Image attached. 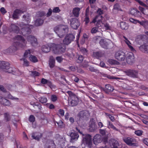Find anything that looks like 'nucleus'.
<instances>
[{
  "label": "nucleus",
  "mask_w": 148,
  "mask_h": 148,
  "mask_svg": "<svg viewBox=\"0 0 148 148\" xmlns=\"http://www.w3.org/2000/svg\"><path fill=\"white\" fill-rule=\"evenodd\" d=\"M35 117L33 115H31L29 119V121L33 123L35 121Z\"/></svg>",
  "instance_id": "obj_62"
},
{
  "label": "nucleus",
  "mask_w": 148,
  "mask_h": 148,
  "mask_svg": "<svg viewBox=\"0 0 148 148\" xmlns=\"http://www.w3.org/2000/svg\"><path fill=\"white\" fill-rule=\"evenodd\" d=\"M9 65V63L8 62L0 61V69L6 73H12L13 74L16 75L18 71L17 70L10 67Z\"/></svg>",
  "instance_id": "obj_2"
},
{
  "label": "nucleus",
  "mask_w": 148,
  "mask_h": 148,
  "mask_svg": "<svg viewBox=\"0 0 148 148\" xmlns=\"http://www.w3.org/2000/svg\"><path fill=\"white\" fill-rule=\"evenodd\" d=\"M103 55V53L100 51L93 52L92 54L93 57L98 59L102 57Z\"/></svg>",
  "instance_id": "obj_28"
},
{
  "label": "nucleus",
  "mask_w": 148,
  "mask_h": 148,
  "mask_svg": "<svg viewBox=\"0 0 148 148\" xmlns=\"http://www.w3.org/2000/svg\"><path fill=\"white\" fill-rule=\"evenodd\" d=\"M5 97L12 100H18V99L16 97L12 96L9 92H7L5 95Z\"/></svg>",
  "instance_id": "obj_39"
},
{
  "label": "nucleus",
  "mask_w": 148,
  "mask_h": 148,
  "mask_svg": "<svg viewBox=\"0 0 148 148\" xmlns=\"http://www.w3.org/2000/svg\"><path fill=\"white\" fill-rule=\"evenodd\" d=\"M25 12V11H23L18 9L15 10L14 11L12 15L13 18L14 19H18L21 14Z\"/></svg>",
  "instance_id": "obj_15"
},
{
  "label": "nucleus",
  "mask_w": 148,
  "mask_h": 148,
  "mask_svg": "<svg viewBox=\"0 0 148 148\" xmlns=\"http://www.w3.org/2000/svg\"><path fill=\"white\" fill-rule=\"evenodd\" d=\"M80 9H81L78 7H75L73 9V13L74 16L76 17L79 16Z\"/></svg>",
  "instance_id": "obj_31"
},
{
  "label": "nucleus",
  "mask_w": 148,
  "mask_h": 148,
  "mask_svg": "<svg viewBox=\"0 0 148 148\" xmlns=\"http://www.w3.org/2000/svg\"><path fill=\"white\" fill-rule=\"evenodd\" d=\"M70 21L71 27L74 29H77L80 25V23L78 20L75 18H71Z\"/></svg>",
  "instance_id": "obj_9"
},
{
  "label": "nucleus",
  "mask_w": 148,
  "mask_h": 148,
  "mask_svg": "<svg viewBox=\"0 0 148 148\" xmlns=\"http://www.w3.org/2000/svg\"><path fill=\"white\" fill-rule=\"evenodd\" d=\"M70 105L72 106H75L77 105L78 102V99L76 96H74L71 98Z\"/></svg>",
  "instance_id": "obj_20"
},
{
  "label": "nucleus",
  "mask_w": 148,
  "mask_h": 148,
  "mask_svg": "<svg viewBox=\"0 0 148 148\" xmlns=\"http://www.w3.org/2000/svg\"><path fill=\"white\" fill-rule=\"evenodd\" d=\"M75 38V37L73 34H69L66 36L63 40V42L65 45H69L74 40Z\"/></svg>",
  "instance_id": "obj_12"
},
{
  "label": "nucleus",
  "mask_w": 148,
  "mask_h": 148,
  "mask_svg": "<svg viewBox=\"0 0 148 148\" xmlns=\"http://www.w3.org/2000/svg\"><path fill=\"white\" fill-rule=\"evenodd\" d=\"M125 73L128 76L133 78H137L138 77V72L136 71L129 70L125 71Z\"/></svg>",
  "instance_id": "obj_14"
},
{
  "label": "nucleus",
  "mask_w": 148,
  "mask_h": 148,
  "mask_svg": "<svg viewBox=\"0 0 148 148\" xmlns=\"http://www.w3.org/2000/svg\"><path fill=\"white\" fill-rule=\"evenodd\" d=\"M138 8L139 10L144 14L148 15V13L146 12V11H148V10H145L144 8L141 7L139 6Z\"/></svg>",
  "instance_id": "obj_50"
},
{
  "label": "nucleus",
  "mask_w": 148,
  "mask_h": 148,
  "mask_svg": "<svg viewBox=\"0 0 148 148\" xmlns=\"http://www.w3.org/2000/svg\"><path fill=\"white\" fill-rule=\"evenodd\" d=\"M99 43L101 46L104 48L108 49L109 48L108 42L105 40L101 39Z\"/></svg>",
  "instance_id": "obj_26"
},
{
  "label": "nucleus",
  "mask_w": 148,
  "mask_h": 148,
  "mask_svg": "<svg viewBox=\"0 0 148 148\" xmlns=\"http://www.w3.org/2000/svg\"><path fill=\"white\" fill-rule=\"evenodd\" d=\"M102 140L103 138L102 136L99 134H96L94 136L93 138V143L95 145L101 143Z\"/></svg>",
  "instance_id": "obj_16"
},
{
  "label": "nucleus",
  "mask_w": 148,
  "mask_h": 148,
  "mask_svg": "<svg viewBox=\"0 0 148 148\" xmlns=\"http://www.w3.org/2000/svg\"><path fill=\"white\" fill-rule=\"evenodd\" d=\"M89 112L87 110H85L81 111L80 113V116L81 117H88L89 116Z\"/></svg>",
  "instance_id": "obj_34"
},
{
  "label": "nucleus",
  "mask_w": 148,
  "mask_h": 148,
  "mask_svg": "<svg viewBox=\"0 0 148 148\" xmlns=\"http://www.w3.org/2000/svg\"><path fill=\"white\" fill-rule=\"evenodd\" d=\"M115 58L119 61H123L125 59V53L121 51H118L116 53Z\"/></svg>",
  "instance_id": "obj_10"
},
{
  "label": "nucleus",
  "mask_w": 148,
  "mask_h": 148,
  "mask_svg": "<svg viewBox=\"0 0 148 148\" xmlns=\"http://www.w3.org/2000/svg\"><path fill=\"white\" fill-rule=\"evenodd\" d=\"M130 13L132 15L137 17H140L141 13L135 8H132L130 10Z\"/></svg>",
  "instance_id": "obj_18"
},
{
  "label": "nucleus",
  "mask_w": 148,
  "mask_h": 148,
  "mask_svg": "<svg viewBox=\"0 0 148 148\" xmlns=\"http://www.w3.org/2000/svg\"><path fill=\"white\" fill-rule=\"evenodd\" d=\"M140 24L143 26L144 27L146 28L148 26V21L147 20H144L140 21Z\"/></svg>",
  "instance_id": "obj_44"
},
{
  "label": "nucleus",
  "mask_w": 148,
  "mask_h": 148,
  "mask_svg": "<svg viewBox=\"0 0 148 148\" xmlns=\"http://www.w3.org/2000/svg\"><path fill=\"white\" fill-rule=\"evenodd\" d=\"M103 25H104V27L106 30H110L111 29L112 27L108 23L104 22Z\"/></svg>",
  "instance_id": "obj_47"
},
{
  "label": "nucleus",
  "mask_w": 148,
  "mask_h": 148,
  "mask_svg": "<svg viewBox=\"0 0 148 148\" xmlns=\"http://www.w3.org/2000/svg\"><path fill=\"white\" fill-rule=\"evenodd\" d=\"M71 141V142H74L76 140H77L78 137L79 135L76 132H72L70 135Z\"/></svg>",
  "instance_id": "obj_24"
},
{
  "label": "nucleus",
  "mask_w": 148,
  "mask_h": 148,
  "mask_svg": "<svg viewBox=\"0 0 148 148\" xmlns=\"http://www.w3.org/2000/svg\"><path fill=\"white\" fill-rule=\"evenodd\" d=\"M0 103L5 106H9L10 105V102L8 100L3 98L0 95Z\"/></svg>",
  "instance_id": "obj_23"
},
{
  "label": "nucleus",
  "mask_w": 148,
  "mask_h": 148,
  "mask_svg": "<svg viewBox=\"0 0 148 148\" xmlns=\"http://www.w3.org/2000/svg\"><path fill=\"white\" fill-rule=\"evenodd\" d=\"M52 48L53 52L55 54H60L64 52L65 50V47L63 48L60 45L52 44Z\"/></svg>",
  "instance_id": "obj_6"
},
{
  "label": "nucleus",
  "mask_w": 148,
  "mask_h": 148,
  "mask_svg": "<svg viewBox=\"0 0 148 148\" xmlns=\"http://www.w3.org/2000/svg\"><path fill=\"white\" fill-rule=\"evenodd\" d=\"M14 40L16 41L14 43L13 45L11 46L8 49L9 53L14 52L20 48L25 47L27 43L25 39L20 35H17L15 36Z\"/></svg>",
  "instance_id": "obj_1"
},
{
  "label": "nucleus",
  "mask_w": 148,
  "mask_h": 148,
  "mask_svg": "<svg viewBox=\"0 0 148 148\" xmlns=\"http://www.w3.org/2000/svg\"><path fill=\"white\" fill-rule=\"evenodd\" d=\"M29 59L31 61L34 63L37 62L38 61V60L36 57L32 55L30 56Z\"/></svg>",
  "instance_id": "obj_42"
},
{
  "label": "nucleus",
  "mask_w": 148,
  "mask_h": 148,
  "mask_svg": "<svg viewBox=\"0 0 148 148\" xmlns=\"http://www.w3.org/2000/svg\"><path fill=\"white\" fill-rule=\"evenodd\" d=\"M54 31L60 38H62L68 31V27L67 25H61L54 27Z\"/></svg>",
  "instance_id": "obj_3"
},
{
  "label": "nucleus",
  "mask_w": 148,
  "mask_h": 148,
  "mask_svg": "<svg viewBox=\"0 0 148 148\" xmlns=\"http://www.w3.org/2000/svg\"><path fill=\"white\" fill-rule=\"evenodd\" d=\"M139 49L142 52L148 53V45L143 44L140 46Z\"/></svg>",
  "instance_id": "obj_29"
},
{
  "label": "nucleus",
  "mask_w": 148,
  "mask_h": 148,
  "mask_svg": "<svg viewBox=\"0 0 148 148\" xmlns=\"http://www.w3.org/2000/svg\"><path fill=\"white\" fill-rule=\"evenodd\" d=\"M120 27L122 29L126 30L128 28V24L124 22H121L120 23Z\"/></svg>",
  "instance_id": "obj_37"
},
{
  "label": "nucleus",
  "mask_w": 148,
  "mask_h": 148,
  "mask_svg": "<svg viewBox=\"0 0 148 148\" xmlns=\"http://www.w3.org/2000/svg\"><path fill=\"white\" fill-rule=\"evenodd\" d=\"M58 114L59 116H63L64 115V110L62 109H60L59 110Z\"/></svg>",
  "instance_id": "obj_60"
},
{
  "label": "nucleus",
  "mask_w": 148,
  "mask_h": 148,
  "mask_svg": "<svg viewBox=\"0 0 148 148\" xmlns=\"http://www.w3.org/2000/svg\"><path fill=\"white\" fill-rule=\"evenodd\" d=\"M29 72L31 73L30 75H31L34 76H38L40 75L39 73L36 71H29Z\"/></svg>",
  "instance_id": "obj_49"
},
{
  "label": "nucleus",
  "mask_w": 148,
  "mask_h": 148,
  "mask_svg": "<svg viewBox=\"0 0 148 148\" xmlns=\"http://www.w3.org/2000/svg\"><path fill=\"white\" fill-rule=\"evenodd\" d=\"M65 138L62 137L59 139L58 144L60 145L61 147L63 148L65 145Z\"/></svg>",
  "instance_id": "obj_30"
},
{
  "label": "nucleus",
  "mask_w": 148,
  "mask_h": 148,
  "mask_svg": "<svg viewBox=\"0 0 148 148\" xmlns=\"http://www.w3.org/2000/svg\"><path fill=\"white\" fill-rule=\"evenodd\" d=\"M31 53V51L30 49L26 50L24 53V56L25 58L28 57L30 54Z\"/></svg>",
  "instance_id": "obj_58"
},
{
  "label": "nucleus",
  "mask_w": 148,
  "mask_h": 148,
  "mask_svg": "<svg viewBox=\"0 0 148 148\" xmlns=\"http://www.w3.org/2000/svg\"><path fill=\"white\" fill-rule=\"evenodd\" d=\"M21 60L23 61V65L25 66H28L29 65V62L25 59L22 58L20 59Z\"/></svg>",
  "instance_id": "obj_52"
},
{
  "label": "nucleus",
  "mask_w": 148,
  "mask_h": 148,
  "mask_svg": "<svg viewBox=\"0 0 148 148\" xmlns=\"http://www.w3.org/2000/svg\"><path fill=\"white\" fill-rule=\"evenodd\" d=\"M136 2L142 6L146 8L148 6V0H146L145 2L146 4L144 3L143 2L140 0H134Z\"/></svg>",
  "instance_id": "obj_36"
},
{
  "label": "nucleus",
  "mask_w": 148,
  "mask_h": 148,
  "mask_svg": "<svg viewBox=\"0 0 148 148\" xmlns=\"http://www.w3.org/2000/svg\"><path fill=\"white\" fill-rule=\"evenodd\" d=\"M23 18L24 19L23 20L26 21L28 23L30 22V15L28 14H26L23 16Z\"/></svg>",
  "instance_id": "obj_40"
},
{
  "label": "nucleus",
  "mask_w": 148,
  "mask_h": 148,
  "mask_svg": "<svg viewBox=\"0 0 148 148\" xmlns=\"http://www.w3.org/2000/svg\"><path fill=\"white\" fill-rule=\"evenodd\" d=\"M129 21L130 22L134 24H136L137 23H138L140 24V21L138 20L134 19L132 18H130Z\"/></svg>",
  "instance_id": "obj_54"
},
{
  "label": "nucleus",
  "mask_w": 148,
  "mask_h": 148,
  "mask_svg": "<svg viewBox=\"0 0 148 148\" xmlns=\"http://www.w3.org/2000/svg\"><path fill=\"white\" fill-rule=\"evenodd\" d=\"M9 29L10 31L16 33H18L20 32L18 27L16 25L13 24H11Z\"/></svg>",
  "instance_id": "obj_19"
},
{
  "label": "nucleus",
  "mask_w": 148,
  "mask_h": 148,
  "mask_svg": "<svg viewBox=\"0 0 148 148\" xmlns=\"http://www.w3.org/2000/svg\"><path fill=\"white\" fill-rule=\"evenodd\" d=\"M55 62V60L53 57L52 56H50L49 60V65L51 68H52L54 66Z\"/></svg>",
  "instance_id": "obj_33"
},
{
  "label": "nucleus",
  "mask_w": 148,
  "mask_h": 148,
  "mask_svg": "<svg viewBox=\"0 0 148 148\" xmlns=\"http://www.w3.org/2000/svg\"><path fill=\"white\" fill-rule=\"evenodd\" d=\"M108 127L109 129L111 128L114 130L118 131V130L113 125V124L110 122H109L108 124Z\"/></svg>",
  "instance_id": "obj_45"
},
{
  "label": "nucleus",
  "mask_w": 148,
  "mask_h": 148,
  "mask_svg": "<svg viewBox=\"0 0 148 148\" xmlns=\"http://www.w3.org/2000/svg\"><path fill=\"white\" fill-rule=\"evenodd\" d=\"M56 145L52 140H48L45 145V148H55Z\"/></svg>",
  "instance_id": "obj_25"
},
{
  "label": "nucleus",
  "mask_w": 148,
  "mask_h": 148,
  "mask_svg": "<svg viewBox=\"0 0 148 148\" xmlns=\"http://www.w3.org/2000/svg\"><path fill=\"white\" fill-rule=\"evenodd\" d=\"M105 89L109 92H112L114 90L113 86L110 84L106 85L105 86Z\"/></svg>",
  "instance_id": "obj_43"
},
{
  "label": "nucleus",
  "mask_w": 148,
  "mask_h": 148,
  "mask_svg": "<svg viewBox=\"0 0 148 148\" xmlns=\"http://www.w3.org/2000/svg\"><path fill=\"white\" fill-rule=\"evenodd\" d=\"M27 41L30 42L31 45L34 46L36 47L38 45V42L36 38L34 36L30 35L28 36L27 37Z\"/></svg>",
  "instance_id": "obj_13"
},
{
  "label": "nucleus",
  "mask_w": 148,
  "mask_h": 148,
  "mask_svg": "<svg viewBox=\"0 0 148 148\" xmlns=\"http://www.w3.org/2000/svg\"><path fill=\"white\" fill-rule=\"evenodd\" d=\"M21 27H23L21 30V33L23 35L26 36L30 34L31 32V29L33 28V26L31 25L23 24Z\"/></svg>",
  "instance_id": "obj_7"
},
{
  "label": "nucleus",
  "mask_w": 148,
  "mask_h": 148,
  "mask_svg": "<svg viewBox=\"0 0 148 148\" xmlns=\"http://www.w3.org/2000/svg\"><path fill=\"white\" fill-rule=\"evenodd\" d=\"M124 142L127 145L132 146H137V141L134 137H125L123 138Z\"/></svg>",
  "instance_id": "obj_4"
},
{
  "label": "nucleus",
  "mask_w": 148,
  "mask_h": 148,
  "mask_svg": "<svg viewBox=\"0 0 148 148\" xmlns=\"http://www.w3.org/2000/svg\"><path fill=\"white\" fill-rule=\"evenodd\" d=\"M99 32V28L96 26L92 28L91 31V32L92 34L96 33Z\"/></svg>",
  "instance_id": "obj_51"
},
{
  "label": "nucleus",
  "mask_w": 148,
  "mask_h": 148,
  "mask_svg": "<svg viewBox=\"0 0 148 148\" xmlns=\"http://www.w3.org/2000/svg\"><path fill=\"white\" fill-rule=\"evenodd\" d=\"M4 115L5 119L6 121H8L10 120V117L9 113H5L4 114Z\"/></svg>",
  "instance_id": "obj_55"
},
{
  "label": "nucleus",
  "mask_w": 148,
  "mask_h": 148,
  "mask_svg": "<svg viewBox=\"0 0 148 148\" xmlns=\"http://www.w3.org/2000/svg\"><path fill=\"white\" fill-rule=\"evenodd\" d=\"M123 38L125 39L124 41H125L126 43L128 45L131 51H135V50L134 48L131 45H130L131 43L130 42V41L128 40L127 38L124 36H123Z\"/></svg>",
  "instance_id": "obj_35"
},
{
  "label": "nucleus",
  "mask_w": 148,
  "mask_h": 148,
  "mask_svg": "<svg viewBox=\"0 0 148 148\" xmlns=\"http://www.w3.org/2000/svg\"><path fill=\"white\" fill-rule=\"evenodd\" d=\"M127 63L129 64H132L135 61L134 56L133 53L129 52L127 53L125 58Z\"/></svg>",
  "instance_id": "obj_11"
},
{
  "label": "nucleus",
  "mask_w": 148,
  "mask_h": 148,
  "mask_svg": "<svg viewBox=\"0 0 148 148\" xmlns=\"http://www.w3.org/2000/svg\"><path fill=\"white\" fill-rule=\"evenodd\" d=\"M103 18L102 16H96L93 19L92 21L90 22V23H96V26L99 28L101 26V24L103 25V22L102 21Z\"/></svg>",
  "instance_id": "obj_8"
},
{
  "label": "nucleus",
  "mask_w": 148,
  "mask_h": 148,
  "mask_svg": "<svg viewBox=\"0 0 148 148\" xmlns=\"http://www.w3.org/2000/svg\"><path fill=\"white\" fill-rule=\"evenodd\" d=\"M43 23V20L41 18H39L35 21L34 25L36 26H39L42 25Z\"/></svg>",
  "instance_id": "obj_38"
},
{
  "label": "nucleus",
  "mask_w": 148,
  "mask_h": 148,
  "mask_svg": "<svg viewBox=\"0 0 148 148\" xmlns=\"http://www.w3.org/2000/svg\"><path fill=\"white\" fill-rule=\"evenodd\" d=\"M82 143L85 145H87L88 147H91L92 143L91 136L88 134H82Z\"/></svg>",
  "instance_id": "obj_5"
},
{
  "label": "nucleus",
  "mask_w": 148,
  "mask_h": 148,
  "mask_svg": "<svg viewBox=\"0 0 148 148\" xmlns=\"http://www.w3.org/2000/svg\"><path fill=\"white\" fill-rule=\"evenodd\" d=\"M52 11L54 13H58L60 12V10L58 7H56L53 8Z\"/></svg>",
  "instance_id": "obj_63"
},
{
  "label": "nucleus",
  "mask_w": 148,
  "mask_h": 148,
  "mask_svg": "<svg viewBox=\"0 0 148 148\" xmlns=\"http://www.w3.org/2000/svg\"><path fill=\"white\" fill-rule=\"evenodd\" d=\"M0 103L5 106H9L10 105V102L8 100L3 98L0 95Z\"/></svg>",
  "instance_id": "obj_22"
},
{
  "label": "nucleus",
  "mask_w": 148,
  "mask_h": 148,
  "mask_svg": "<svg viewBox=\"0 0 148 148\" xmlns=\"http://www.w3.org/2000/svg\"><path fill=\"white\" fill-rule=\"evenodd\" d=\"M51 45L52 44H51L43 45L42 47V51L45 53L49 52L51 49Z\"/></svg>",
  "instance_id": "obj_27"
},
{
  "label": "nucleus",
  "mask_w": 148,
  "mask_h": 148,
  "mask_svg": "<svg viewBox=\"0 0 148 148\" xmlns=\"http://www.w3.org/2000/svg\"><path fill=\"white\" fill-rule=\"evenodd\" d=\"M45 13L43 11H39L37 13V15L38 17H42L44 16Z\"/></svg>",
  "instance_id": "obj_59"
},
{
  "label": "nucleus",
  "mask_w": 148,
  "mask_h": 148,
  "mask_svg": "<svg viewBox=\"0 0 148 148\" xmlns=\"http://www.w3.org/2000/svg\"><path fill=\"white\" fill-rule=\"evenodd\" d=\"M80 50L83 54L87 55L88 54V51L86 49L82 47Z\"/></svg>",
  "instance_id": "obj_61"
},
{
  "label": "nucleus",
  "mask_w": 148,
  "mask_h": 148,
  "mask_svg": "<svg viewBox=\"0 0 148 148\" xmlns=\"http://www.w3.org/2000/svg\"><path fill=\"white\" fill-rule=\"evenodd\" d=\"M89 69L90 71L92 72H97L98 71L97 70L95 69L93 67L91 66H89Z\"/></svg>",
  "instance_id": "obj_64"
},
{
  "label": "nucleus",
  "mask_w": 148,
  "mask_h": 148,
  "mask_svg": "<svg viewBox=\"0 0 148 148\" xmlns=\"http://www.w3.org/2000/svg\"><path fill=\"white\" fill-rule=\"evenodd\" d=\"M84 21L85 22V25H87L90 22L89 17L86 14H85V17Z\"/></svg>",
  "instance_id": "obj_56"
},
{
  "label": "nucleus",
  "mask_w": 148,
  "mask_h": 148,
  "mask_svg": "<svg viewBox=\"0 0 148 148\" xmlns=\"http://www.w3.org/2000/svg\"><path fill=\"white\" fill-rule=\"evenodd\" d=\"M41 83L42 84L47 85L51 88H54L55 87V86L52 85L51 82L50 81L44 78H42L41 79Z\"/></svg>",
  "instance_id": "obj_17"
},
{
  "label": "nucleus",
  "mask_w": 148,
  "mask_h": 148,
  "mask_svg": "<svg viewBox=\"0 0 148 148\" xmlns=\"http://www.w3.org/2000/svg\"><path fill=\"white\" fill-rule=\"evenodd\" d=\"M108 63L111 64H118L119 62L116 60L113 59H109L108 60Z\"/></svg>",
  "instance_id": "obj_48"
},
{
  "label": "nucleus",
  "mask_w": 148,
  "mask_h": 148,
  "mask_svg": "<svg viewBox=\"0 0 148 148\" xmlns=\"http://www.w3.org/2000/svg\"><path fill=\"white\" fill-rule=\"evenodd\" d=\"M42 136V134L40 133H33L32 136L33 139L39 140L41 137Z\"/></svg>",
  "instance_id": "obj_32"
},
{
  "label": "nucleus",
  "mask_w": 148,
  "mask_h": 148,
  "mask_svg": "<svg viewBox=\"0 0 148 148\" xmlns=\"http://www.w3.org/2000/svg\"><path fill=\"white\" fill-rule=\"evenodd\" d=\"M0 103L5 106H9L10 105V102L8 100L3 98L0 95Z\"/></svg>",
  "instance_id": "obj_21"
},
{
  "label": "nucleus",
  "mask_w": 148,
  "mask_h": 148,
  "mask_svg": "<svg viewBox=\"0 0 148 148\" xmlns=\"http://www.w3.org/2000/svg\"><path fill=\"white\" fill-rule=\"evenodd\" d=\"M58 99L57 96L55 95H52L51 97V101L53 102L56 101Z\"/></svg>",
  "instance_id": "obj_57"
},
{
  "label": "nucleus",
  "mask_w": 148,
  "mask_h": 148,
  "mask_svg": "<svg viewBox=\"0 0 148 148\" xmlns=\"http://www.w3.org/2000/svg\"><path fill=\"white\" fill-rule=\"evenodd\" d=\"M39 101L42 103H45L47 101V99L44 97H40L38 98Z\"/></svg>",
  "instance_id": "obj_46"
},
{
  "label": "nucleus",
  "mask_w": 148,
  "mask_h": 148,
  "mask_svg": "<svg viewBox=\"0 0 148 148\" xmlns=\"http://www.w3.org/2000/svg\"><path fill=\"white\" fill-rule=\"evenodd\" d=\"M143 133V131L141 130H138L135 131L134 132L135 134L137 136H140L142 135Z\"/></svg>",
  "instance_id": "obj_53"
},
{
  "label": "nucleus",
  "mask_w": 148,
  "mask_h": 148,
  "mask_svg": "<svg viewBox=\"0 0 148 148\" xmlns=\"http://www.w3.org/2000/svg\"><path fill=\"white\" fill-rule=\"evenodd\" d=\"M111 141L112 143V145L113 146L112 147V148H117V147L119 146V144L118 142L114 139L111 140Z\"/></svg>",
  "instance_id": "obj_41"
}]
</instances>
